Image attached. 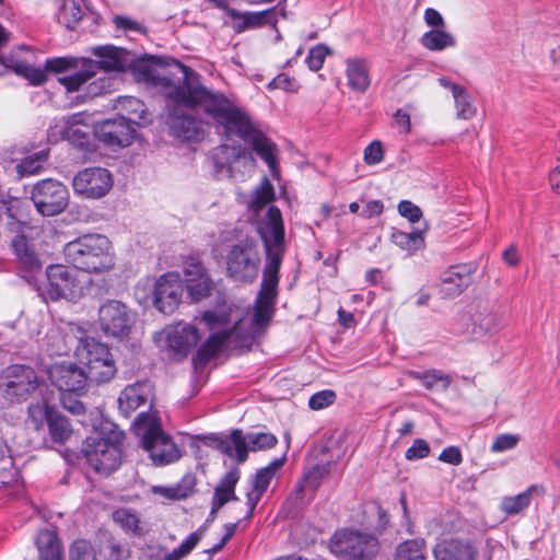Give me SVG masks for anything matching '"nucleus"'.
<instances>
[{
	"instance_id": "1",
	"label": "nucleus",
	"mask_w": 560,
	"mask_h": 560,
	"mask_svg": "<svg viewBox=\"0 0 560 560\" xmlns=\"http://www.w3.org/2000/svg\"><path fill=\"white\" fill-rule=\"evenodd\" d=\"M275 199V188L267 177L254 189L248 209L257 219V232L264 243L267 261L264 269L261 290L258 294L250 322L241 316L238 307L223 302L212 310L203 312L201 322L211 331L209 338L198 349L197 359L207 362L218 354L228 340L243 342L262 332L273 314V304L279 282V269L285 253L284 225L281 211L269 207L265 214L260 212Z\"/></svg>"
},
{
	"instance_id": "2",
	"label": "nucleus",
	"mask_w": 560,
	"mask_h": 560,
	"mask_svg": "<svg viewBox=\"0 0 560 560\" xmlns=\"http://www.w3.org/2000/svg\"><path fill=\"white\" fill-rule=\"evenodd\" d=\"M183 83L168 95L185 106L200 105L228 135H236L253 147L267 163L271 172L277 170V145L269 140L250 120L245 110L223 94L206 89L199 75L186 66H180Z\"/></svg>"
},
{
	"instance_id": "3",
	"label": "nucleus",
	"mask_w": 560,
	"mask_h": 560,
	"mask_svg": "<svg viewBox=\"0 0 560 560\" xmlns=\"http://www.w3.org/2000/svg\"><path fill=\"white\" fill-rule=\"evenodd\" d=\"M63 255L69 264L88 273H105L116 265L114 246L102 234H85L67 243Z\"/></svg>"
},
{
	"instance_id": "4",
	"label": "nucleus",
	"mask_w": 560,
	"mask_h": 560,
	"mask_svg": "<svg viewBox=\"0 0 560 560\" xmlns=\"http://www.w3.org/2000/svg\"><path fill=\"white\" fill-rule=\"evenodd\" d=\"M133 431L154 465H170L182 457L177 444L163 431L155 411L140 413L133 423Z\"/></svg>"
},
{
	"instance_id": "5",
	"label": "nucleus",
	"mask_w": 560,
	"mask_h": 560,
	"mask_svg": "<svg viewBox=\"0 0 560 560\" xmlns=\"http://www.w3.org/2000/svg\"><path fill=\"white\" fill-rule=\"evenodd\" d=\"M183 279L177 271H168L160 277L139 283L136 296L143 305L152 304L163 314H173L182 303Z\"/></svg>"
},
{
	"instance_id": "6",
	"label": "nucleus",
	"mask_w": 560,
	"mask_h": 560,
	"mask_svg": "<svg viewBox=\"0 0 560 560\" xmlns=\"http://www.w3.org/2000/svg\"><path fill=\"white\" fill-rule=\"evenodd\" d=\"M122 108L128 110V117H118L103 121L95 127L96 138L109 147H128L135 139L136 130L131 124H140L143 119V103L138 98L128 97L121 102Z\"/></svg>"
},
{
	"instance_id": "7",
	"label": "nucleus",
	"mask_w": 560,
	"mask_h": 560,
	"mask_svg": "<svg viewBox=\"0 0 560 560\" xmlns=\"http://www.w3.org/2000/svg\"><path fill=\"white\" fill-rule=\"evenodd\" d=\"M329 550L340 560H373L380 551V542L369 533L342 528L330 537Z\"/></svg>"
},
{
	"instance_id": "8",
	"label": "nucleus",
	"mask_w": 560,
	"mask_h": 560,
	"mask_svg": "<svg viewBox=\"0 0 560 560\" xmlns=\"http://www.w3.org/2000/svg\"><path fill=\"white\" fill-rule=\"evenodd\" d=\"M78 361L85 365L88 380L95 383L109 382L116 374L113 355L104 343L94 338H81L75 351Z\"/></svg>"
},
{
	"instance_id": "9",
	"label": "nucleus",
	"mask_w": 560,
	"mask_h": 560,
	"mask_svg": "<svg viewBox=\"0 0 560 560\" xmlns=\"http://www.w3.org/2000/svg\"><path fill=\"white\" fill-rule=\"evenodd\" d=\"M209 445L221 453L235 457L240 463L247 459L248 452L265 451L273 447L278 440L268 432H250L246 435L241 430H233L229 436H209Z\"/></svg>"
},
{
	"instance_id": "10",
	"label": "nucleus",
	"mask_w": 560,
	"mask_h": 560,
	"mask_svg": "<svg viewBox=\"0 0 560 560\" xmlns=\"http://www.w3.org/2000/svg\"><path fill=\"white\" fill-rule=\"evenodd\" d=\"M261 255L258 242L245 237L233 244L225 257L228 276L236 282H253L259 272Z\"/></svg>"
},
{
	"instance_id": "11",
	"label": "nucleus",
	"mask_w": 560,
	"mask_h": 560,
	"mask_svg": "<svg viewBox=\"0 0 560 560\" xmlns=\"http://www.w3.org/2000/svg\"><path fill=\"white\" fill-rule=\"evenodd\" d=\"M122 432L115 428L108 430V436L102 433L89 436L85 441L83 453L88 464L100 474H109L120 464L119 444Z\"/></svg>"
},
{
	"instance_id": "12",
	"label": "nucleus",
	"mask_w": 560,
	"mask_h": 560,
	"mask_svg": "<svg viewBox=\"0 0 560 560\" xmlns=\"http://www.w3.org/2000/svg\"><path fill=\"white\" fill-rule=\"evenodd\" d=\"M46 276V294L52 301L63 299L75 302L88 289V277L73 266L51 265L47 268Z\"/></svg>"
},
{
	"instance_id": "13",
	"label": "nucleus",
	"mask_w": 560,
	"mask_h": 560,
	"mask_svg": "<svg viewBox=\"0 0 560 560\" xmlns=\"http://www.w3.org/2000/svg\"><path fill=\"white\" fill-rule=\"evenodd\" d=\"M200 339L199 329L187 323L167 325L154 336L158 347L177 361L185 359L196 348Z\"/></svg>"
},
{
	"instance_id": "14",
	"label": "nucleus",
	"mask_w": 560,
	"mask_h": 560,
	"mask_svg": "<svg viewBox=\"0 0 560 560\" xmlns=\"http://www.w3.org/2000/svg\"><path fill=\"white\" fill-rule=\"evenodd\" d=\"M36 372L26 365H11L0 373V390L10 402L26 400L37 388Z\"/></svg>"
},
{
	"instance_id": "15",
	"label": "nucleus",
	"mask_w": 560,
	"mask_h": 560,
	"mask_svg": "<svg viewBox=\"0 0 560 560\" xmlns=\"http://www.w3.org/2000/svg\"><path fill=\"white\" fill-rule=\"evenodd\" d=\"M31 199L38 213L43 217H54L68 207L69 191L61 182L44 179L33 186Z\"/></svg>"
},
{
	"instance_id": "16",
	"label": "nucleus",
	"mask_w": 560,
	"mask_h": 560,
	"mask_svg": "<svg viewBox=\"0 0 560 560\" xmlns=\"http://www.w3.org/2000/svg\"><path fill=\"white\" fill-rule=\"evenodd\" d=\"M133 323V313L120 301H106L98 310V324L106 336L115 338L127 337Z\"/></svg>"
},
{
	"instance_id": "17",
	"label": "nucleus",
	"mask_w": 560,
	"mask_h": 560,
	"mask_svg": "<svg viewBox=\"0 0 560 560\" xmlns=\"http://www.w3.org/2000/svg\"><path fill=\"white\" fill-rule=\"evenodd\" d=\"M114 185L112 173L104 167H86L72 179L75 195L83 199L96 200L105 197Z\"/></svg>"
},
{
	"instance_id": "18",
	"label": "nucleus",
	"mask_w": 560,
	"mask_h": 560,
	"mask_svg": "<svg viewBox=\"0 0 560 560\" xmlns=\"http://www.w3.org/2000/svg\"><path fill=\"white\" fill-rule=\"evenodd\" d=\"M48 377L60 393H75L82 395L85 392L88 376L75 363L70 361L56 362L48 368Z\"/></svg>"
},
{
	"instance_id": "19",
	"label": "nucleus",
	"mask_w": 560,
	"mask_h": 560,
	"mask_svg": "<svg viewBox=\"0 0 560 560\" xmlns=\"http://www.w3.org/2000/svg\"><path fill=\"white\" fill-rule=\"evenodd\" d=\"M185 284L191 299L199 301L208 296L213 282L206 267L196 258H189L184 266Z\"/></svg>"
},
{
	"instance_id": "20",
	"label": "nucleus",
	"mask_w": 560,
	"mask_h": 560,
	"mask_svg": "<svg viewBox=\"0 0 560 560\" xmlns=\"http://www.w3.org/2000/svg\"><path fill=\"white\" fill-rule=\"evenodd\" d=\"M218 160L228 164V172L233 176L235 172H252L256 166V160L245 145L223 144L218 153Z\"/></svg>"
},
{
	"instance_id": "21",
	"label": "nucleus",
	"mask_w": 560,
	"mask_h": 560,
	"mask_svg": "<svg viewBox=\"0 0 560 560\" xmlns=\"http://www.w3.org/2000/svg\"><path fill=\"white\" fill-rule=\"evenodd\" d=\"M475 267L471 264L457 265L446 270L441 279V293L444 298L452 299L466 290L471 281Z\"/></svg>"
},
{
	"instance_id": "22",
	"label": "nucleus",
	"mask_w": 560,
	"mask_h": 560,
	"mask_svg": "<svg viewBox=\"0 0 560 560\" xmlns=\"http://www.w3.org/2000/svg\"><path fill=\"white\" fill-rule=\"evenodd\" d=\"M285 457L275 459L267 467L261 468L255 477L252 483V489L246 493L247 499V514L246 518L249 520L253 516L256 505L267 491L271 480L273 479L278 469L284 464Z\"/></svg>"
},
{
	"instance_id": "23",
	"label": "nucleus",
	"mask_w": 560,
	"mask_h": 560,
	"mask_svg": "<svg viewBox=\"0 0 560 560\" xmlns=\"http://www.w3.org/2000/svg\"><path fill=\"white\" fill-rule=\"evenodd\" d=\"M92 52L98 58V61H94L96 63V71L98 69L106 72L124 71L132 61V54L130 51L112 45L94 47Z\"/></svg>"
},
{
	"instance_id": "24",
	"label": "nucleus",
	"mask_w": 560,
	"mask_h": 560,
	"mask_svg": "<svg viewBox=\"0 0 560 560\" xmlns=\"http://www.w3.org/2000/svg\"><path fill=\"white\" fill-rule=\"evenodd\" d=\"M152 386L147 382L128 385L119 395V411L125 417H130L132 412L152 398Z\"/></svg>"
},
{
	"instance_id": "25",
	"label": "nucleus",
	"mask_w": 560,
	"mask_h": 560,
	"mask_svg": "<svg viewBox=\"0 0 560 560\" xmlns=\"http://www.w3.org/2000/svg\"><path fill=\"white\" fill-rule=\"evenodd\" d=\"M347 85L355 93H365L372 82L370 62L365 58L353 57L346 60Z\"/></svg>"
},
{
	"instance_id": "26",
	"label": "nucleus",
	"mask_w": 560,
	"mask_h": 560,
	"mask_svg": "<svg viewBox=\"0 0 560 560\" xmlns=\"http://www.w3.org/2000/svg\"><path fill=\"white\" fill-rule=\"evenodd\" d=\"M433 555L435 560H476L477 550L468 541L447 539L435 546Z\"/></svg>"
},
{
	"instance_id": "27",
	"label": "nucleus",
	"mask_w": 560,
	"mask_h": 560,
	"mask_svg": "<svg viewBox=\"0 0 560 560\" xmlns=\"http://www.w3.org/2000/svg\"><path fill=\"white\" fill-rule=\"evenodd\" d=\"M9 38L10 34L0 24V48L9 42ZM0 63L12 69L18 75L25 78L33 85H39L47 79L46 72L43 69L33 67L25 62H14L9 57H0Z\"/></svg>"
},
{
	"instance_id": "28",
	"label": "nucleus",
	"mask_w": 560,
	"mask_h": 560,
	"mask_svg": "<svg viewBox=\"0 0 560 560\" xmlns=\"http://www.w3.org/2000/svg\"><path fill=\"white\" fill-rule=\"evenodd\" d=\"M168 124L172 135L183 141H199L205 136L206 126L192 116H173Z\"/></svg>"
},
{
	"instance_id": "29",
	"label": "nucleus",
	"mask_w": 560,
	"mask_h": 560,
	"mask_svg": "<svg viewBox=\"0 0 560 560\" xmlns=\"http://www.w3.org/2000/svg\"><path fill=\"white\" fill-rule=\"evenodd\" d=\"M545 493L544 487L533 485L528 487L524 492L512 497H504L501 500L500 509L505 514H517L525 510L536 497Z\"/></svg>"
},
{
	"instance_id": "30",
	"label": "nucleus",
	"mask_w": 560,
	"mask_h": 560,
	"mask_svg": "<svg viewBox=\"0 0 560 560\" xmlns=\"http://www.w3.org/2000/svg\"><path fill=\"white\" fill-rule=\"evenodd\" d=\"M503 327L502 315L490 308L479 312L474 326V335L477 338L492 337Z\"/></svg>"
},
{
	"instance_id": "31",
	"label": "nucleus",
	"mask_w": 560,
	"mask_h": 560,
	"mask_svg": "<svg viewBox=\"0 0 560 560\" xmlns=\"http://www.w3.org/2000/svg\"><path fill=\"white\" fill-rule=\"evenodd\" d=\"M86 11L88 8L83 0H62L58 9V22L68 30H74Z\"/></svg>"
},
{
	"instance_id": "32",
	"label": "nucleus",
	"mask_w": 560,
	"mask_h": 560,
	"mask_svg": "<svg viewBox=\"0 0 560 560\" xmlns=\"http://www.w3.org/2000/svg\"><path fill=\"white\" fill-rule=\"evenodd\" d=\"M238 478L240 474L237 470H231L223 477L220 485L215 488L212 502L213 512L221 509L230 500L235 499L234 489Z\"/></svg>"
},
{
	"instance_id": "33",
	"label": "nucleus",
	"mask_w": 560,
	"mask_h": 560,
	"mask_svg": "<svg viewBox=\"0 0 560 560\" xmlns=\"http://www.w3.org/2000/svg\"><path fill=\"white\" fill-rule=\"evenodd\" d=\"M394 560H425V542L421 538L400 542L394 553Z\"/></svg>"
},
{
	"instance_id": "34",
	"label": "nucleus",
	"mask_w": 560,
	"mask_h": 560,
	"mask_svg": "<svg viewBox=\"0 0 560 560\" xmlns=\"http://www.w3.org/2000/svg\"><path fill=\"white\" fill-rule=\"evenodd\" d=\"M113 518L124 530L135 536H143L147 533L145 525L138 515L127 509H119L114 512Z\"/></svg>"
},
{
	"instance_id": "35",
	"label": "nucleus",
	"mask_w": 560,
	"mask_h": 560,
	"mask_svg": "<svg viewBox=\"0 0 560 560\" xmlns=\"http://www.w3.org/2000/svg\"><path fill=\"white\" fill-rule=\"evenodd\" d=\"M83 69L72 75L62 77L59 82L67 88L69 92L78 91L88 80L96 74V63L94 60L84 59Z\"/></svg>"
},
{
	"instance_id": "36",
	"label": "nucleus",
	"mask_w": 560,
	"mask_h": 560,
	"mask_svg": "<svg viewBox=\"0 0 560 560\" xmlns=\"http://www.w3.org/2000/svg\"><path fill=\"white\" fill-rule=\"evenodd\" d=\"M36 544L44 560H59L60 545L54 532L42 530L37 536Z\"/></svg>"
},
{
	"instance_id": "37",
	"label": "nucleus",
	"mask_w": 560,
	"mask_h": 560,
	"mask_svg": "<svg viewBox=\"0 0 560 560\" xmlns=\"http://www.w3.org/2000/svg\"><path fill=\"white\" fill-rule=\"evenodd\" d=\"M454 104L456 117L463 120H470L477 114V108L474 104L471 95L465 88H454Z\"/></svg>"
},
{
	"instance_id": "38",
	"label": "nucleus",
	"mask_w": 560,
	"mask_h": 560,
	"mask_svg": "<svg viewBox=\"0 0 560 560\" xmlns=\"http://www.w3.org/2000/svg\"><path fill=\"white\" fill-rule=\"evenodd\" d=\"M421 44L429 50H443L455 46L456 42L454 36L443 28H433L422 36Z\"/></svg>"
},
{
	"instance_id": "39",
	"label": "nucleus",
	"mask_w": 560,
	"mask_h": 560,
	"mask_svg": "<svg viewBox=\"0 0 560 560\" xmlns=\"http://www.w3.org/2000/svg\"><path fill=\"white\" fill-rule=\"evenodd\" d=\"M12 248L20 261L28 269L39 267V259L23 235H16L12 241Z\"/></svg>"
},
{
	"instance_id": "40",
	"label": "nucleus",
	"mask_w": 560,
	"mask_h": 560,
	"mask_svg": "<svg viewBox=\"0 0 560 560\" xmlns=\"http://www.w3.org/2000/svg\"><path fill=\"white\" fill-rule=\"evenodd\" d=\"M392 241L395 245L408 253H413L424 246L423 231L407 233L396 230L392 234Z\"/></svg>"
},
{
	"instance_id": "41",
	"label": "nucleus",
	"mask_w": 560,
	"mask_h": 560,
	"mask_svg": "<svg viewBox=\"0 0 560 560\" xmlns=\"http://www.w3.org/2000/svg\"><path fill=\"white\" fill-rule=\"evenodd\" d=\"M411 376L422 381L427 389H442L445 390L451 385L452 378L450 375L442 373L438 370L427 371L424 373L412 372Z\"/></svg>"
},
{
	"instance_id": "42",
	"label": "nucleus",
	"mask_w": 560,
	"mask_h": 560,
	"mask_svg": "<svg viewBox=\"0 0 560 560\" xmlns=\"http://www.w3.org/2000/svg\"><path fill=\"white\" fill-rule=\"evenodd\" d=\"M48 428L51 439L57 443L66 442L72 434L68 419L57 411L50 416Z\"/></svg>"
},
{
	"instance_id": "43",
	"label": "nucleus",
	"mask_w": 560,
	"mask_h": 560,
	"mask_svg": "<svg viewBox=\"0 0 560 560\" xmlns=\"http://www.w3.org/2000/svg\"><path fill=\"white\" fill-rule=\"evenodd\" d=\"M155 63L154 60L151 57H143L136 59L132 55V61L127 67L132 70V72L138 75L139 80L143 81H154L156 79L155 74Z\"/></svg>"
},
{
	"instance_id": "44",
	"label": "nucleus",
	"mask_w": 560,
	"mask_h": 560,
	"mask_svg": "<svg viewBox=\"0 0 560 560\" xmlns=\"http://www.w3.org/2000/svg\"><path fill=\"white\" fill-rule=\"evenodd\" d=\"M46 158H47V154L44 151L31 154V155L24 158L16 165V172L21 176L34 175L42 170V167L46 161Z\"/></svg>"
},
{
	"instance_id": "45",
	"label": "nucleus",
	"mask_w": 560,
	"mask_h": 560,
	"mask_svg": "<svg viewBox=\"0 0 560 560\" xmlns=\"http://www.w3.org/2000/svg\"><path fill=\"white\" fill-rule=\"evenodd\" d=\"M75 135L77 130H73V126H70V120L66 118L57 119L55 125L50 126L48 130V139L52 142L70 139Z\"/></svg>"
},
{
	"instance_id": "46",
	"label": "nucleus",
	"mask_w": 560,
	"mask_h": 560,
	"mask_svg": "<svg viewBox=\"0 0 560 560\" xmlns=\"http://www.w3.org/2000/svg\"><path fill=\"white\" fill-rule=\"evenodd\" d=\"M55 412L56 410L45 401L31 405L28 408V417L37 429L43 425L44 421L49 423V418L55 415Z\"/></svg>"
},
{
	"instance_id": "47",
	"label": "nucleus",
	"mask_w": 560,
	"mask_h": 560,
	"mask_svg": "<svg viewBox=\"0 0 560 560\" xmlns=\"http://www.w3.org/2000/svg\"><path fill=\"white\" fill-rule=\"evenodd\" d=\"M277 11L276 9L260 11V12H248L243 14V20L246 26L256 27L269 23H276Z\"/></svg>"
},
{
	"instance_id": "48",
	"label": "nucleus",
	"mask_w": 560,
	"mask_h": 560,
	"mask_svg": "<svg viewBox=\"0 0 560 560\" xmlns=\"http://www.w3.org/2000/svg\"><path fill=\"white\" fill-rule=\"evenodd\" d=\"M202 536H203L202 530H197V532L190 534L185 539V541H183V544H180V546L178 548L174 549L170 553V556H168L170 560H180L182 558L187 556L197 546V544L200 541Z\"/></svg>"
},
{
	"instance_id": "49",
	"label": "nucleus",
	"mask_w": 560,
	"mask_h": 560,
	"mask_svg": "<svg viewBox=\"0 0 560 560\" xmlns=\"http://www.w3.org/2000/svg\"><path fill=\"white\" fill-rule=\"evenodd\" d=\"M330 54H331L330 48L324 44H319V45L313 47L310 50L308 56L306 58V63H307L308 68L312 71H318L323 67V63H324L326 57Z\"/></svg>"
},
{
	"instance_id": "50",
	"label": "nucleus",
	"mask_w": 560,
	"mask_h": 560,
	"mask_svg": "<svg viewBox=\"0 0 560 560\" xmlns=\"http://www.w3.org/2000/svg\"><path fill=\"white\" fill-rule=\"evenodd\" d=\"M70 560H96L95 551L86 540H77L70 549Z\"/></svg>"
},
{
	"instance_id": "51",
	"label": "nucleus",
	"mask_w": 560,
	"mask_h": 560,
	"mask_svg": "<svg viewBox=\"0 0 560 560\" xmlns=\"http://www.w3.org/2000/svg\"><path fill=\"white\" fill-rule=\"evenodd\" d=\"M336 399V394L332 390H323L314 394L310 398V407L313 410H320L330 406Z\"/></svg>"
},
{
	"instance_id": "52",
	"label": "nucleus",
	"mask_w": 560,
	"mask_h": 560,
	"mask_svg": "<svg viewBox=\"0 0 560 560\" xmlns=\"http://www.w3.org/2000/svg\"><path fill=\"white\" fill-rule=\"evenodd\" d=\"M518 441L520 438L516 434L498 435L491 445V451L494 453H501L504 451L512 450L517 445Z\"/></svg>"
},
{
	"instance_id": "53",
	"label": "nucleus",
	"mask_w": 560,
	"mask_h": 560,
	"mask_svg": "<svg viewBox=\"0 0 560 560\" xmlns=\"http://www.w3.org/2000/svg\"><path fill=\"white\" fill-rule=\"evenodd\" d=\"M268 88L269 89H280V90H283L285 92L294 93V92H298L299 84H298V82L293 78L289 77L288 74L281 73L279 75H277L268 84Z\"/></svg>"
},
{
	"instance_id": "54",
	"label": "nucleus",
	"mask_w": 560,
	"mask_h": 560,
	"mask_svg": "<svg viewBox=\"0 0 560 560\" xmlns=\"http://www.w3.org/2000/svg\"><path fill=\"white\" fill-rule=\"evenodd\" d=\"M430 446L422 440H415L413 444L406 451V458L408 460L421 459L429 455Z\"/></svg>"
},
{
	"instance_id": "55",
	"label": "nucleus",
	"mask_w": 560,
	"mask_h": 560,
	"mask_svg": "<svg viewBox=\"0 0 560 560\" xmlns=\"http://www.w3.org/2000/svg\"><path fill=\"white\" fill-rule=\"evenodd\" d=\"M77 61L73 58H52L46 61V69L56 73L63 72L68 69L77 68Z\"/></svg>"
},
{
	"instance_id": "56",
	"label": "nucleus",
	"mask_w": 560,
	"mask_h": 560,
	"mask_svg": "<svg viewBox=\"0 0 560 560\" xmlns=\"http://www.w3.org/2000/svg\"><path fill=\"white\" fill-rule=\"evenodd\" d=\"M75 393H60L61 404L71 413L81 415L84 412L83 404L77 398Z\"/></svg>"
},
{
	"instance_id": "57",
	"label": "nucleus",
	"mask_w": 560,
	"mask_h": 560,
	"mask_svg": "<svg viewBox=\"0 0 560 560\" xmlns=\"http://www.w3.org/2000/svg\"><path fill=\"white\" fill-rule=\"evenodd\" d=\"M398 211L412 223L418 222L422 217L421 209L408 200H404L398 205Z\"/></svg>"
},
{
	"instance_id": "58",
	"label": "nucleus",
	"mask_w": 560,
	"mask_h": 560,
	"mask_svg": "<svg viewBox=\"0 0 560 560\" xmlns=\"http://www.w3.org/2000/svg\"><path fill=\"white\" fill-rule=\"evenodd\" d=\"M383 147L380 141H373L364 150V161L368 164H378L383 161Z\"/></svg>"
},
{
	"instance_id": "59",
	"label": "nucleus",
	"mask_w": 560,
	"mask_h": 560,
	"mask_svg": "<svg viewBox=\"0 0 560 560\" xmlns=\"http://www.w3.org/2000/svg\"><path fill=\"white\" fill-rule=\"evenodd\" d=\"M151 492L166 500H179L186 495L179 487L153 486Z\"/></svg>"
},
{
	"instance_id": "60",
	"label": "nucleus",
	"mask_w": 560,
	"mask_h": 560,
	"mask_svg": "<svg viewBox=\"0 0 560 560\" xmlns=\"http://www.w3.org/2000/svg\"><path fill=\"white\" fill-rule=\"evenodd\" d=\"M439 459L454 466H458L463 462L462 452L457 446H448L442 451Z\"/></svg>"
},
{
	"instance_id": "61",
	"label": "nucleus",
	"mask_w": 560,
	"mask_h": 560,
	"mask_svg": "<svg viewBox=\"0 0 560 560\" xmlns=\"http://www.w3.org/2000/svg\"><path fill=\"white\" fill-rule=\"evenodd\" d=\"M330 471V464L326 463L324 465H317L312 470L307 472L305 476L306 482L311 483L313 487L317 486L319 479L327 476Z\"/></svg>"
},
{
	"instance_id": "62",
	"label": "nucleus",
	"mask_w": 560,
	"mask_h": 560,
	"mask_svg": "<svg viewBox=\"0 0 560 560\" xmlns=\"http://www.w3.org/2000/svg\"><path fill=\"white\" fill-rule=\"evenodd\" d=\"M114 22L117 27L124 28V30H131L139 33H144V27L137 21H133L131 19L125 18V16H116L114 19Z\"/></svg>"
},
{
	"instance_id": "63",
	"label": "nucleus",
	"mask_w": 560,
	"mask_h": 560,
	"mask_svg": "<svg viewBox=\"0 0 560 560\" xmlns=\"http://www.w3.org/2000/svg\"><path fill=\"white\" fill-rule=\"evenodd\" d=\"M425 23L434 28H444V20L442 15L434 9H427L424 12Z\"/></svg>"
},
{
	"instance_id": "64",
	"label": "nucleus",
	"mask_w": 560,
	"mask_h": 560,
	"mask_svg": "<svg viewBox=\"0 0 560 560\" xmlns=\"http://www.w3.org/2000/svg\"><path fill=\"white\" fill-rule=\"evenodd\" d=\"M383 209H384V206H383L382 201L372 200L365 205L361 214L364 218H372V217L380 215L383 212Z\"/></svg>"
}]
</instances>
